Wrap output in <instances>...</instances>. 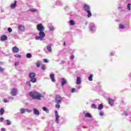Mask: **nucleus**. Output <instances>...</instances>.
<instances>
[{
    "mask_svg": "<svg viewBox=\"0 0 131 131\" xmlns=\"http://www.w3.org/2000/svg\"><path fill=\"white\" fill-rule=\"evenodd\" d=\"M42 109H43V111H45V112H46V113H49V110L47 107H43Z\"/></svg>",
    "mask_w": 131,
    "mask_h": 131,
    "instance_id": "5701e85b",
    "label": "nucleus"
},
{
    "mask_svg": "<svg viewBox=\"0 0 131 131\" xmlns=\"http://www.w3.org/2000/svg\"><path fill=\"white\" fill-rule=\"evenodd\" d=\"M107 101H108L110 105H111V106H113L114 104V100H113L111 98H108L107 99Z\"/></svg>",
    "mask_w": 131,
    "mask_h": 131,
    "instance_id": "9d476101",
    "label": "nucleus"
},
{
    "mask_svg": "<svg viewBox=\"0 0 131 131\" xmlns=\"http://www.w3.org/2000/svg\"><path fill=\"white\" fill-rule=\"evenodd\" d=\"M26 85L29 86L30 88L31 86V84L30 83V81H27L26 82Z\"/></svg>",
    "mask_w": 131,
    "mask_h": 131,
    "instance_id": "c756f323",
    "label": "nucleus"
},
{
    "mask_svg": "<svg viewBox=\"0 0 131 131\" xmlns=\"http://www.w3.org/2000/svg\"><path fill=\"white\" fill-rule=\"evenodd\" d=\"M55 101L56 103H62V97L59 95H56L55 97Z\"/></svg>",
    "mask_w": 131,
    "mask_h": 131,
    "instance_id": "39448f33",
    "label": "nucleus"
},
{
    "mask_svg": "<svg viewBox=\"0 0 131 131\" xmlns=\"http://www.w3.org/2000/svg\"><path fill=\"white\" fill-rule=\"evenodd\" d=\"M26 111H27V112L28 113H30V112H31V110L28 109L26 110Z\"/></svg>",
    "mask_w": 131,
    "mask_h": 131,
    "instance_id": "a19ab883",
    "label": "nucleus"
},
{
    "mask_svg": "<svg viewBox=\"0 0 131 131\" xmlns=\"http://www.w3.org/2000/svg\"><path fill=\"white\" fill-rule=\"evenodd\" d=\"M50 77L53 82H55V81H56V80L55 79V75H54V74H51L50 75Z\"/></svg>",
    "mask_w": 131,
    "mask_h": 131,
    "instance_id": "f8f14e48",
    "label": "nucleus"
},
{
    "mask_svg": "<svg viewBox=\"0 0 131 131\" xmlns=\"http://www.w3.org/2000/svg\"><path fill=\"white\" fill-rule=\"evenodd\" d=\"M130 8H131V4H128L127 5V9L128 10L130 11Z\"/></svg>",
    "mask_w": 131,
    "mask_h": 131,
    "instance_id": "a878e982",
    "label": "nucleus"
},
{
    "mask_svg": "<svg viewBox=\"0 0 131 131\" xmlns=\"http://www.w3.org/2000/svg\"><path fill=\"white\" fill-rule=\"evenodd\" d=\"M67 83V81H66V79L63 78L61 79V85H64V84H66Z\"/></svg>",
    "mask_w": 131,
    "mask_h": 131,
    "instance_id": "2eb2a0df",
    "label": "nucleus"
},
{
    "mask_svg": "<svg viewBox=\"0 0 131 131\" xmlns=\"http://www.w3.org/2000/svg\"><path fill=\"white\" fill-rule=\"evenodd\" d=\"M104 108V106H103V104H99L98 109V110H102V109Z\"/></svg>",
    "mask_w": 131,
    "mask_h": 131,
    "instance_id": "f3484780",
    "label": "nucleus"
},
{
    "mask_svg": "<svg viewBox=\"0 0 131 131\" xmlns=\"http://www.w3.org/2000/svg\"><path fill=\"white\" fill-rule=\"evenodd\" d=\"M12 52L15 53H19V48H18V47L16 46L13 47Z\"/></svg>",
    "mask_w": 131,
    "mask_h": 131,
    "instance_id": "1a4fd4ad",
    "label": "nucleus"
},
{
    "mask_svg": "<svg viewBox=\"0 0 131 131\" xmlns=\"http://www.w3.org/2000/svg\"><path fill=\"white\" fill-rule=\"evenodd\" d=\"M100 116H103V115H104V113L103 112H101L100 113Z\"/></svg>",
    "mask_w": 131,
    "mask_h": 131,
    "instance_id": "49530a36",
    "label": "nucleus"
},
{
    "mask_svg": "<svg viewBox=\"0 0 131 131\" xmlns=\"http://www.w3.org/2000/svg\"><path fill=\"white\" fill-rule=\"evenodd\" d=\"M93 74H91L90 76L89 77V80L90 81H93Z\"/></svg>",
    "mask_w": 131,
    "mask_h": 131,
    "instance_id": "4be33fe9",
    "label": "nucleus"
},
{
    "mask_svg": "<svg viewBox=\"0 0 131 131\" xmlns=\"http://www.w3.org/2000/svg\"><path fill=\"white\" fill-rule=\"evenodd\" d=\"M49 28L50 30H51V31H53L54 29V27H53L52 26H49Z\"/></svg>",
    "mask_w": 131,
    "mask_h": 131,
    "instance_id": "f704fd0d",
    "label": "nucleus"
},
{
    "mask_svg": "<svg viewBox=\"0 0 131 131\" xmlns=\"http://www.w3.org/2000/svg\"><path fill=\"white\" fill-rule=\"evenodd\" d=\"M10 98L13 100V97H10Z\"/></svg>",
    "mask_w": 131,
    "mask_h": 131,
    "instance_id": "5fc2aeb1",
    "label": "nucleus"
},
{
    "mask_svg": "<svg viewBox=\"0 0 131 131\" xmlns=\"http://www.w3.org/2000/svg\"><path fill=\"white\" fill-rule=\"evenodd\" d=\"M111 56H113V55H114V53H111Z\"/></svg>",
    "mask_w": 131,
    "mask_h": 131,
    "instance_id": "3c124183",
    "label": "nucleus"
},
{
    "mask_svg": "<svg viewBox=\"0 0 131 131\" xmlns=\"http://www.w3.org/2000/svg\"><path fill=\"white\" fill-rule=\"evenodd\" d=\"M8 31H9V32H12V28H9L8 29Z\"/></svg>",
    "mask_w": 131,
    "mask_h": 131,
    "instance_id": "ea45409f",
    "label": "nucleus"
},
{
    "mask_svg": "<svg viewBox=\"0 0 131 131\" xmlns=\"http://www.w3.org/2000/svg\"><path fill=\"white\" fill-rule=\"evenodd\" d=\"M91 107L93 108V109H97V106L96 105V104L94 103L92 104Z\"/></svg>",
    "mask_w": 131,
    "mask_h": 131,
    "instance_id": "393cba45",
    "label": "nucleus"
},
{
    "mask_svg": "<svg viewBox=\"0 0 131 131\" xmlns=\"http://www.w3.org/2000/svg\"><path fill=\"white\" fill-rule=\"evenodd\" d=\"M75 92V89L73 88L71 91V93H74Z\"/></svg>",
    "mask_w": 131,
    "mask_h": 131,
    "instance_id": "c03bdc74",
    "label": "nucleus"
},
{
    "mask_svg": "<svg viewBox=\"0 0 131 131\" xmlns=\"http://www.w3.org/2000/svg\"><path fill=\"white\" fill-rule=\"evenodd\" d=\"M77 84H80L81 83V80H80V77H77Z\"/></svg>",
    "mask_w": 131,
    "mask_h": 131,
    "instance_id": "dca6fc26",
    "label": "nucleus"
},
{
    "mask_svg": "<svg viewBox=\"0 0 131 131\" xmlns=\"http://www.w3.org/2000/svg\"><path fill=\"white\" fill-rule=\"evenodd\" d=\"M18 30H20V31H24V30H25V28L24 26L19 25L18 26Z\"/></svg>",
    "mask_w": 131,
    "mask_h": 131,
    "instance_id": "ddd939ff",
    "label": "nucleus"
},
{
    "mask_svg": "<svg viewBox=\"0 0 131 131\" xmlns=\"http://www.w3.org/2000/svg\"><path fill=\"white\" fill-rule=\"evenodd\" d=\"M73 59H74V55H71V60H73Z\"/></svg>",
    "mask_w": 131,
    "mask_h": 131,
    "instance_id": "a18cd8bd",
    "label": "nucleus"
},
{
    "mask_svg": "<svg viewBox=\"0 0 131 131\" xmlns=\"http://www.w3.org/2000/svg\"><path fill=\"white\" fill-rule=\"evenodd\" d=\"M14 65H15V66H18V65H19V62H16L14 63Z\"/></svg>",
    "mask_w": 131,
    "mask_h": 131,
    "instance_id": "37998d69",
    "label": "nucleus"
},
{
    "mask_svg": "<svg viewBox=\"0 0 131 131\" xmlns=\"http://www.w3.org/2000/svg\"><path fill=\"white\" fill-rule=\"evenodd\" d=\"M26 57L28 59H30V58H31L32 57V55L30 53H28V54H27Z\"/></svg>",
    "mask_w": 131,
    "mask_h": 131,
    "instance_id": "412c9836",
    "label": "nucleus"
},
{
    "mask_svg": "<svg viewBox=\"0 0 131 131\" xmlns=\"http://www.w3.org/2000/svg\"><path fill=\"white\" fill-rule=\"evenodd\" d=\"M70 24L71 25V26H73L75 25V22H74L73 20H71L70 21Z\"/></svg>",
    "mask_w": 131,
    "mask_h": 131,
    "instance_id": "aec40b11",
    "label": "nucleus"
},
{
    "mask_svg": "<svg viewBox=\"0 0 131 131\" xmlns=\"http://www.w3.org/2000/svg\"><path fill=\"white\" fill-rule=\"evenodd\" d=\"M42 70H46V64H42L41 67Z\"/></svg>",
    "mask_w": 131,
    "mask_h": 131,
    "instance_id": "c9c22d12",
    "label": "nucleus"
},
{
    "mask_svg": "<svg viewBox=\"0 0 131 131\" xmlns=\"http://www.w3.org/2000/svg\"><path fill=\"white\" fill-rule=\"evenodd\" d=\"M30 12H37V10H36V9H35L34 8L31 9H30Z\"/></svg>",
    "mask_w": 131,
    "mask_h": 131,
    "instance_id": "c85d7f7f",
    "label": "nucleus"
},
{
    "mask_svg": "<svg viewBox=\"0 0 131 131\" xmlns=\"http://www.w3.org/2000/svg\"><path fill=\"white\" fill-rule=\"evenodd\" d=\"M43 62H45V63H49V60L45 58L43 59Z\"/></svg>",
    "mask_w": 131,
    "mask_h": 131,
    "instance_id": "58836bf2",
    "label": "nucleus"
},
{
    "mask_svg": "<svg viewBox=\"0 0 131 131\" xmlns=\"http://www.w3.org/2000/svg\"><path fill=\"white\" fill-rule=\"evenodd\" d=\"M17 6V1H14L13 3H12L10 5V8L11 9H15L16 7Z\"/></svg>",
    "mask_w": 131,
    "mask_h": 131,
    "instance_id": "6e6552de",
    "label": "nucleus"
},
{
    "mask_svg": "<svg viewBox=\"0 0 131 131\" xmlns=\"http://www.w3.org/2000/svg\"><path fill=\"white\" fill-rule=\"evenodd\" d=\"M124 114L126 116H127V114L126 113V112H124Z\"/></svg>",
    "mask_w": 131,
    "mask_h": 131,
    "instance_id": "8fccbe9b",
    "label": "nucleus"
},
{
    "mask_svg": "<svg viewBox=\"0 0 131 131\" xmlns=\"http://www.w3.org/2000/svg\"><path fill=\"white\" fill-rule=\"evenodd\" d=\"M60 104H61V103L56 102V104L55 105L56 108H57L58 109H59V108H60Z\"/></svg>",
    "mask_w": 131,
    "mask_h": 131,
    "instance_id": "b1692460",
    "label": "nucleus"
},
{
    "mask_svg": "<svg viewBox=\"0 0 131 131\" xmlns=\"http://www.w3.org/2000/svg\"><path fill=\"white\" fill-rule=\"evenodd\" d=\"M29 95L33 100H41V98H43V96H42L41 93H39L36 91L30 92Z\"/></svg>",
    "mask_w": 131,
    "mask_h": 131,
    "instance_id": "f03ea898",
    "label": "nucleus"
},
{
    "mask_svg": "<svg viewBox=\"0 0 131 131\" xmlns=\"http://www.w3.org/2000/svg\"><path fill=\"white\" fill-rule=\"evenodd\" d=\"M83 9L84 11H85V12H86L88 13V18H90V17L92 16V12H91V7L88 4H85L83 5Z\"/></svg>",
    "mask_w": 131,
    "mask_h": 131,
    "instance_id": "7ed1b4c3",
    "label": "nucleus"
},
{
    "mask_svg": "<svg viewBox=\"0 0 131 131\" xmlns=\"http://www.w3.org/2000/svg\"><path fill=\"white\" fill-rule=\"evenodd\" d=\"M33 111H34V114H35V115H39V111H38V110L34 108L33 109Z\"/></svg>",
    "mask_w": 131,
    "mask_h": 131,
    "instance_id": "4468645a",
    "label": "nucleus"
},
{
    "mask_svg": "<svg viewBox=\"0 0 131 131\" xmlns=\"http://www.w3.org/2000/svg\"><path fill=\"white\" fill-rule=\"evenodd\" d=\"M14 57H15L16 58H21V55L15 54V55H14Z\"/></svg>",
    "mask_w": 131,
    "mask_h": 131,
    "instance_id": "72a5a7b5",
    "label": "nucleus"
},
{
    "mask_svg": "<svg viewBox=\"0 0 131 131\" xmlns=\"http://www.w3.org/2000/svg\"><path fill=\"white\" fill-rule=\"evenodd\" d=\"M0 64H3V62H0Z\"/></svg>",
    "mask_w": 131,
    "mask_h": 131,
    "instance_id": "864d4df0",
    "label": "nucleus"
},
{
    "mask_svg": "<svg viewBox=\"0 0 131 131\" xmlns=\"http://www.w3.org/2000/svg\"><path fill=\"white\" fill-rule=\"evenodd\" d=\"M94 28H95V26H92L90 27V31H94Z\"/></svg>",
    "mask_w": 131,
    "mask_h": 131,
    "instance_id": "e433bc0d",
    "label": "nucleus"
},
{
    "mask_svg": "<svg viewBox=\"0 0 131 131\" xmlns=\"http://www.w3.org/2000/svg\"><path fill=\"white\" fill-rule=\"evenodd\" d=\"M18 90L16 89L13 88L11 91V95L12 96H17V93Z\"/></svg>",
    "mask_w": 131,
    "mask_h": 131,
    "instance_id": "0eeeda50",
    "label": "nucleus"
},
{
    "mask_svg": "<svg viewBox=\"0 0 131 131\" xmlns=\"http://www.w3.org/2000/svg\"><path fill=\"white\" fill-rule=\"evenodd\" d=\"M1 130H2V131H6V129H5V128H2L1 129Z\"/></svg>",
    "mask_w": 131,
    "mask_h": 131,
    "instance_id": "09e8293b",
    "label": "nucleus"
},
{
    "mask_svg": "<svg viewBox=\"0 0 131 131\" xmlns=\"http://www.w3.org/2000/svg\"><path fill=\"white\" fill-rule=\"evenodd\" d=\"M47 48L49 52H52V47H51V46H47Z\"/></svg>",
    "mask_w": 131,
    "mask_h": 131,
    "instance_id": "bb28decb",
    "label": "nucleus"
},
{
    "mask_svg": "<svg viewBox=\"0 0 131 131\" xmlns=\"http://www.w3.org/2000/svg\"><path fill=\"white\" fill-rule=\"evenodd\" d=\"M4 102H5V103H8V102H9V101L7 100V99H5L4 100Z\"/></svg>",
    "mask_w": 131,
    "mask_h": 131,
    "instance_id": "de8ad7c7",
    "label": "nucleus"
},
{
    "mask_svg": "<svg viewBox=\"0 0 131 131\" xmlns=\"http://www.w3.org/2000/svg\"><path fill=\"white\" fill-rule=\"evenodd\" d=\"M119 28H121V29H124V26L122 24H120Z\"/></svg>",
    "mask_w": 131,
    "mask_h": 131,
    "instance_id": "2f4dec72",
    "label": "nucleus"
},
{
    "mask_svg": "<svg viewBox=\"0 0 131 131\" xmlns=\"http://www.w3.org/2000/svg\"><path fill=\"white\" fill-rule=\"evenodd\" d=\"M55 119H56V123H59V118L60 117V116H59V114H58V111H55Z\"/></svg>",
    "mask_w": 131,
    "mask_h": 131,
    "instance_id": "423d86ee",
    "label": "nucleus"
},
{
    "mask_svg": "<svg viewBox=\"0 0 131 131\" xmlns=\"http://www.w3.org/2000/svg\"><path fill=\"white\" fill-rule=\"evenodd\" d=\"M3 120H4V118L3 117L0 118V122H3Z\"/></svg>",
    "mask_w": 131,
    "mask_h": 131,
    "instance_id": "79ce46f5",
    "label": "nucleus"
},
{
    "mask_svg": "<svg viewBox=\"0 0 131 131\" xmlns=\"http://www.w3.org/2000/svg\"><path fill=\"white\" fill-rule=\"evenodd\" d=\"M63 46H66V44L65 43V42L63 43Z\"/></svg>",
    "mask_w": 131,
    "mask_h": 131,
    "instance_id": "603ef678",
    "label": "nucleus"
},
{
    "mask_svg": "<svg viewBox=\"0 0 131 131\" xmlns=\"http://www.w3.org/2000/svg\"><path fill=\"white\" fill-rule=\"evenodd\" d=\"M29 77L31 78L30 81L31 82H36V78H35V73H30L29 75Z\"/></svg>",
    "mask_w": 131,
    "mask_h": 131,
    "instance_id": "20e7f679",
    "label": "nucleus"
},
{
    "mask_svg": "<svg viewBox=\"0 0 131 131\" xmlns=\"http://www.w3.org/2000/svg\"><path fill=\"white\" fill-rule=\"evenodd\" d=\"M37 29L39 32V36L35 37L36 40H43V37L46 36V34L43 31L45 30V27L42 26V24H39L37 25Z\"/></svg>",
    "mask_w": 131,
    "mask_h": 131,
    "instance_id": "f257e3e1",
    "label": "nucleus"
},
{
    "mask_svg": "<svg viewBox=\"0 0 131 131\" xmlns=\"http://www.w3.org/2000/svg\"><path fill=\"white\" fill-rule=\"evenodd\" d=\"M7 39H8V37H7V36L5 35H3L1 37V40L2 41L7 40Z\"/></svg>",
    "mask_w": 131,
    "mask_h": 131,
    "instance_id": "9b49d317",
    "label": "nucleus"
},
{
    "mask_svg": "<svg viewBox=\"0 0 131 131\" xmlns=\"http://www.w3.org/2000/svg\"><path fill=\"white\" fill-rule=\"evenodd\" d=\"M40 64H41L40 61H37L36 63V65L37 67L39 68V67H40Z\"/></svg>",
    "mask_w": 131,
    "mask_h": 131,
    "instance_id": "cd10ccee",
    "label": "nucleus"
},
{
    "mask_svg": "<svg viewBox=\"0 0 131 131\" xmlns=\"http://www.w3.org/2000/svg\"><path fill=\"white\" fill-rule=\"evenodd\" d=\"M6 122L7 125H11V121H10L9 120H7Z\"/></svg>",
    "mask_w": 131,
    "mask_h": 131,
    "instance_id": "7c9ffc66",
    "label": "nucleus"
},
{
    "mask_svg": "<svg viewBox=\"0 0 131 131\" xmlns=\"http://www.w3.org/2000/svg\"><path fill=\"white\" fill-rule=\"evenodd\" d=\"M85 116V117H89V118H92V115L90 113H86Z\"/></svg>",
    "mask_w": 131,
    "mask_h": 131,
    "instance_id": "6ab92c4d",
    "label": "nucleus"
},
{
    "mask_svg": "<svg viewBox=\"0 0 131 131\" xmlns=\"http://www.w3.org/2000/svg\"><path fill=\"white\" fill-rule=\"evenodd\" d=\"M20 112L23 114L25 112H26V110L22 108L20 110Z\"/></svg>",
    "mask_w": 131,
    "mask_h": 131,
    "instance_id": "473e14b6",
    "label": "nucleus"
},
{
    "mask_svg": "<svg viewBox=\"0 0 131 131\" xmlns=\"http://www.w3.org/2000/svg\"><path fill=\"white\" fill-rule=\"evenodd\" d=\"M1 115H4L5 113V110L3 108H1L0 110Z\"/></svg>",
    "mask_w": 131,
    "mask_h": 131,
    "instance_id": "a211bd4d",
    "label": "nucleus"
},
{
    "mask_svg": "<svg viewBox=\"0 0 131 131\" xmlns=\"http://www.w3.org/2000/svg\"><path fill=\"white\" fill-rule=\"evenodd\" d=\"M4 71H5V69L2 68V67H0V72H4Z\"/></svg>",
    "mask_w": 131,
    "mask_h": 131,
    "instance_id": "4c0bfd02",
    "label": "nucleus"
}]
</instances>
